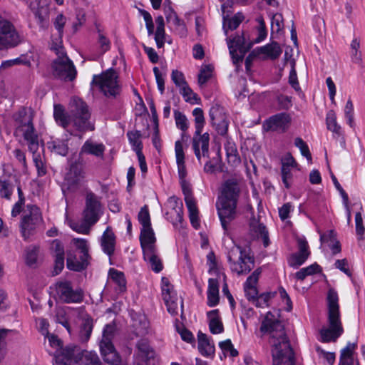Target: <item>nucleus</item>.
<instances>
[{
  "label": "nucleus",
  "mask_w": 365,
  "mask_h": 365,
  "mask_svg": "<svg viewBox=\"0 0 365 365\" xmlns=\"http://www.w3.org/2000/svg\"><path fill=\"white\" fill-rule=\"evenodd\" d=\"M138 219L142 227L151 226L150 213L147 205H144L140 209L138 215Z\"/></svg>",
  "instance_id": "obj_53"
},
{
  "label": "nucleus",
  "mask_w": 365,
  "mask_h": 365,
  "mask_svg": "<svg viewBox=\"0 0 365 365\" xmlns=\"http://www.w3.org/2000/svg\"><path fill=\"white\" fill-rule=\"evenodd\" d=\"M209 141L210 135L207 133L204 134L195 133L192 146L199 162H200L202 157H209Z\"/></svg>",
  "instance_id": "obj_15"
},
{
  "label": "nucleus",
  "mask_w": 365,
  "mask_h": 365,
  "mask_svg": "<svg viewBox=\"0 0 365 365\" xmlns=\"http://www.w3.org/2000/svg\"><path fill=\"white\" fill-rule=\"evenodd\" d=\"M57 55L52 63L53 75L64 81H73L77 75L76 67L66 54L63 48H55Z\"/></svg>",
  "instance_id": "obj_6"
},
{
  "label": "nucleus",
  "mask_w": 365,
  "mask_h": 365,
  "mask_svg": "<svg viewBox=\"0 0 365 365\" xmlns=\"http://www.w3.org/2000/svg\"><path fill=\"white\" fill-rule=\"evenodd\" d=\"M149 323L145 315L133 317L132 332L136 337H143L148 334Z\"/></svg>",
  "instance_id": "obj_25"
},
{
  "label": "nucleus",
  "mask_w": 365,
  "mask_h": 365,
  "mask_svg": "<svg viewBox=\"0 0 365 365\" xmlns=\"http://www.w3.org/2000/svg\"><path fill=\"white\" fill-rule=\"evenodd\" d=\"M167 208L166 215L168 219L173 225L181 223L183 219L182 201L179 198L172 196L168 200Z\"/></svg>",
  "instance_id": "obj_16"
},
{
  "label": "nucleus",
  "mask_w": 365,
  "mask_h": 365,
  "mask_svg": "<svg viewBox=\"0 0 365 365\" xmlns=\"http://www.w3.org/2000/svg\"><path fill=\"white\" fill-rule=\"evenodd\" d=\"M40 148L39 141L36 142V147L34 149L28 148L29 150L33 154V162L37 170L38 177L44 176L47 173V168L45 163L43 156L38 152Z\"/></svg>",
  "instance_id": "obj_27"
},
{
  "label": "nucleus",
  "mask_w": 365,
  "mask_h": 365,
  "mask_svg": "<svg viewBox=\"0 0 365 365\" xmlns=\"http://www.w3.org/2000/svg\"><path fill=\"white\" fill-rule=\"evenodd\" d=\"M19 41L12 24L0 16V49L16 46Z\"/></svg>",
  "instance_id": "obj_12"
},
{
  "label": "nucleus",
  "mask_w": 365,
  "mask_h": 365,
  "mask_svg": "<svg viewBox=\"0 0 365 365\" xmlns=\"http://www.w3.org/2000/svg\"><path fill=\"white\" fill-rule=\"evenodd\" d=\"M275 293H263L259 296H257L256 299L254 301L255 305L258 307H264L268 306V302L271 298L274 296Z\"/></svg>",
  "instance_id": "obj_62"
},
{
  "label": "nucleus",
  "mask_w": 365,
  "mask_h": 365,
  "mask_svg": "<svg viewBox=\"0 0 365 365\" xmlns=\"http://www.w3.org/2000/svg\"><path fill=\"white\" fill-rule=\"evenodd\" d=\"M299 252L293 254L289 259V264L293 267H298L305 262L309 256V246L304 239H298Z\"/></svg>",
  "instance_id": "obj_17"
},
{
  "label": "nucleus",
  "mask_w": 365,
  "mask_h": 365,
  "mask_svg": "<svg viewBox=\"0 0 365 365\" xmlns=\"http://www.w3.org/2000/svg\"><path fill=\"white\" fill-rule=\"evenodd\" d=\"M356 233L359 241L363 240V235L365 232V227L363 224L361 213L358 212L355 215Z\"/></svg>",
  "instance_id": "obj_57"
},
{
  "label": "nucleus",
  "mask_w": 365,
  "mask_h": 365,
  "mask_svg": "<svg viewBox=\"0 0 365 365\" xmlns=\"http://www.w3.org/2000/svg\"><path fill=\"white\" fill-rule=\"evenodd\" d=\"M93 319L86 317L83 319V323L80 330V337L83 341H87L91 334L93 330Z\"/></svg>",
  "instance_id": "obj_46"
},
{
  "label": "nucleus",
  "mask_w": 365,
  "mask_h": 365,
  "mask_svg": "<svg viewBox=\"0 0 365 365\" xmlns=\"http://www.w3.org/2000/svg\"><path fill=\"white\" fill-rule=\"evenodd\" d=\"M76 108L74 110L73 125L78 130H93L94 125L89 121L91 113L88 106L81 99L75 100Z\"/></svg>",
  "instance_id": "obj_10"
},
{
  "label": "nucleus",
  "mask_w": 365,
  "mask_h": 365,
  "mask_svg": "<svg viewBox=\"0 0 365 365\" xmlns=\"http://www.w3.org/2000/svg\"><path fill=\"white\" fill-rule=\"evenodd\" d=\"M115 331L114 324L106 325L103 331L102 339L100 342L101 354L104 361L110 365H119L120 358L112 343Z\"/></svg>",
  "instance_id": "obj_7"
},
{
  "label": "nucleus",
  "mask_w": 365,
  "mask_h": 365,
  "mask_svg": "<svg viewBox=\"0 0 365 365\" xmlns=\"http://www.w3.org/2000/svg\"><path fill=\"white\" fill-rule=\"evenodd\" d=\"M127 136L129 143L132 145L133 150L136 153V155L138 153H142L143 144L140 140L142 136L140 131H128L127 133Z\"/></svg>",
  "instance_id": "obj_40"
},
{
  "label": "nucleus",
  "mask_w": 365,
  "mask_h": 365,
  "mask_svg": "<svg viewBox=\"0 0 365 365\" xmlns=\"http://www.w3.org/2000/svg\"><path fill=\"white\" fill-rule=\"evenodd\" d=\"M259 54H265L272 59L277 58L282 53V49L277 42H272L265 46L257 48Z\"/></svg>",
  "instance_id": "obj_37"
},
{
  "label": "nucleus",
  "mask_w": 365,
  "mask_h": 365,
  "mask_svg": "<svg viewBox=\"0 0 365 365\" xmlns=\"http://www.w3.org/2000/svg\"><path fill=\"white\" fill-rule=\"evenodd\" d=\"M83 356L88 364L102 365L101 361L96 353L92 351H86Z\"/></svg>",
  "instance_id": "obj_64"
},
{
  "label": "nucleus",
  "mask_w": 365,
  "mask_h": 365,
  "mask_svg": "<svg viewBox=\"0 0 365 365\" xmlns=\"http://www.w3.org/2000/svg\"><path fill=\"white\" fill-rule=\"evenodd\" d=\"M240 187L234 180H228L222 187L221 195L217 202V213L224 230L227 231L229 223L237 216V202Z\"/></svg>",
  "instance_id": "obj_2"
},
{
  "label": "nucleus",
  "mask_w": 365,
  "mask_h": 365,
  "mask_svg": "<svg viewBox=\"0 0 365 365\" xmlns=\"http://www.w3.org/2000/svg\"><path fill=\"white\" fill-rule=\"evenodd\" d=\"M180 183L185 196V202L189 211V217L192 225L197 229L200 226L198 210L195 201L192 195L190 183L186 179L180 180Z\"/></svg>",
  "instance_id": "obj_13"
},
{
  "label": "nucleus",
  "mask_w": 365,
  "mask_h": 365,
  "mask_svg": "<svg viewBox=\"0 0 365 365\" xmlns=\"http://www.w3.org/2000/svg\"><path fill=\"white\" fill-rule=\"evenodd\" d=\"M227 41L230 53L234 58L236 51H239L240 53H245L247 51L245 38L243 36H237L232 39L227 38Z\"/></svg>",
  "instance_id": "obj_34"
},
{
  "label": "nucleus",
  "mask_w": 365,
  "mask_h": 365,
  "mask_svg": "<svg viewBox=\"0 0 365 365\" xmlns=\"http://www.w3.org/2000/svg\"><path fill=\"white\" fill-rule=\"evenodd\" d=\"M180 94L186 102L195 103L197 100V94L192 91L187 83L180 88Z\"/></svg>",
  "instance_id": "obj_55"
},
{
  "label": "nucleus",
  "mask_w": 365,
  "mask_h": 365,
  "mask_svg": "<svg viewBox=\"0 0 365 365\" xmlns=\"http://www.w3.org/2000/svg\"><path fill=\"white\" fill-rule=\"evenodd\" d=\"M167 307L168 312L173 315L177 314L179 309V304L182 307V301L179 300L176 296V299L171 297V299L164 301Z\"/></svg>",
  "instance_id": "obj_54"
},
{
  "label": "nucleus",
  "mask_w": 365,
  "mask_h": 365,
  "mask_svg": "<svg viewBox=\"0 0 365 365\" xmlns=\"http://www.w3.org/2000/svg\"><path fill=\"white\" fill-rule=\"evenodd\" d=\"M219 346L225 354L229 353L232 357L238 355V351L234 348L230 339L220 342Z\"/></svg>",
  "instance_id": "obj_61"
},
{
  "label": "nucleus",
  "mask_w": 365,
  "mask_h": 365,
  "mask_svg": "<svg viewBox=\"0 0 365 365\" xmlns=\"http://www.w3.org/2000/svg\"><path fill=\"white\" fill-rule=\"evenodd\" d=\"M48 148L53 153L66 156L68 152V146L65 139H52L47 143Z\"/></svg>",
  "instance_id": "obj_35"
},
{
  "label": "nucleus",
  "mask_w": 365,
  "mask_h": 365,
  "mask_svg": "<svg viewBox=\"0 0 365 365\" xmlns=\"http://www.w3.org/2000/svg\"><path fill=\"white\" fill-rule=\"evenodd\" d=\"M213 67L211 65H204L202 66L198 74V83L200 86L205 85L212 77Z\"/></svg>",
  "instance_id": "obj_50"
},
{
  "label": "nucleus",
  "mask_w": 365,
  "mask_h": 365,
  "mask_svg": "<svg viewBox=\"0 0 365 365\" xmlns=\"http://www.w3.org/2000/svg\"><path fill=\"white\" fill-rule=\"evenodd\" d=\"M326 123L327 129L333 133L334 138L341 135V126L336 122V116L334 110H331L327 113Z\"/></svg>",
  "instance_id": "obj_39"
},
{
  "label": "nucleus",
  "mask_w": 365,
  "mask_h": 365,
  "mask_svg": "<svg viewBox=\"0 0 365 365\" xmlns=\"http://www.w3.org/2000/svg\"><path fill=\"white\" fill-rule=\"evenodd\" d=\"M98 31V43L100 47V50L102 53H106L110 48V41L106 35L100 29L99 27H97Z\"/></svg>",
  "instance_id": "obj_52"
},
{
  "label": "nucleus",
  "mask_w": 365,
  "mask_h": 365,
  "mask_svg": "<svg viewBox=\"0 0 365 365\" xmlns=\"http://www.w3.org/2000/svg\"><path fill=\"white\" fill-rule=\"evenodd\" d=\"M198 349L200 354L205 356H208L214 354L215 346L211 343L205 334L198 332Z\"/></svg>",
  "instance_id": "obj_32"
},
{
  "label": "nucleus",
  "mask_w": 365,
  "mask_h": 365,
  "mask_svg": "<svg viewBox=\"0 0 365 365\" xmlns=\"http://www.w3.org/2000/svg\"><path fill=\"white\" fill-rule=\"evenodd\" d=\"M105 150L103 144H96L91 141H86L82 148L81 153L91 154L96 156H102Z\"/></svg>",
  "instance_id": "obj_41"
},
{
  "label": "nucleus",
  "mask_w": 365,
  "mask_h": 365,
  "mask_svg": "<svg viewBox=\"0 0 365 365\" xmlns=\"http://www.w3.org/2000/svg\"><path fill=\"white\" fill-rule=\"evenodd\" d=\"M140 241L143 251L146 250L148 247L156 248L155 245L156 239L151 226L142 227L140 235Z\"/></svg>",
  "instance_id": "obj_28"
},
{
  "label": "nucleus",
  "mask_w": 365,
  "mask_h": 365,
  "mask_svg": "<svg viewBox=\"0 0 365 365\" xmlns=\"http://www.w3.org/2000/svg\"><path fill=\"white\" fill-rule=\"evenodd\" d=\"M143 257L148 261L151 269L155 272H160L163 269L161 260L156 254V248L148 247L143 251Z\"/></svg>",
  "instance_id": "obj_29"
},
{
  "label": "nucleus",
  "mask_w": 365,
  "mask_h": 365,
  "mask_svg": "<svg viewBox=\"0 0 365 365\" xmlns=\"http://www.w3.org/2000/svg\"><path fill=\"white\" fill-rule=\"evenodd\" d=\"M249 234L251 239L262 238L265 247L269 245V235L266 227L255 219L250 221Z\"/></svg>",
  "instance_id": "obj_20"
},
{
  "label": "nucleus",
  "mask_w": 365,
  "mask_h": 365,
  "mask_svg": "<svg viewBox=\"0 0 365 365\" xmlns=\"http://www.w3.org/2000/svg\"><path fill=\"white\" fill-rule=\"evenodd\" d=\"M219 284L216 279L210 278L208 280L207 305L215 307L219 303Z\"/></svg>",
  "instance_id": "obj_31"
},
{
  "label": "nucleus",
  "mask_w": 365,
  "mask_h": 365,
  "mask_svg": "<svg viewBox=\"0 0 365 365\" xmlns=\"http://www.w3.org/2000/svg\"><path fill=\"white\" fill-rule=\"evenodd\" d=\"M51 250L55 255V274H58L64 267V247L58 240H54L51 245Z\"/></svg>",
  "instance_id": "obj_23"
},
{
  "label": "nucleus",
  "mask_w": 365,
  "mask_h": 365,
  "mask_svg": "<svg viewBox=\"0 0 365 365\" xmlns=\"http://www.w3.org/2000/svg\"><path fill=\"white\" fill-rule=\"evenodd\" d=\"M162 295L163 300H168L174 297L176 299V293L173 291V285H171L168 279L165 277L162 278Z\"/></svg>",
  "instance_id": "obj_51"
},
{
  "label": "nucleus",
  "mask_w": 365,
  "mask_h": 365,
  "mask_svg": "<svg viewBox=\"0 0 365 365\" xmlns=\"http://www.w3.org/2000/svg\"><path fill=\"white\" fill-rule=\"evenodd\" d=\"M118 76L113 69H108L99 76H94L92 86L97 88L107 98H116L121 91Z\"/></svg>",
  "instance_id": "obj_5"
},
{
  "label": "nucleus",
  "mask_w": 365,
  "mask_h": 365,
  "mask_svg": "<svg viewBox=\"0 0 365 365\" xmlns=\"http://www.w3.org/2000/svg\"><path fill=\"white\" fill-rule=\"evenodd\" d=\"M15 122V134L23 136L28 148L31 150L36 147L39 141L38 136L33 124V118L25 109H21L14 115Z\"/></svg>",
  "instance_id": "obj_4"
},
{
  "label": "nucleus",
  "mask_w": 365,
  "mask_h": 365,
  "mask_svg": "<svg viewBox=\"0 0 365 365\" xmlns=\"http://www.w3.org/2000/svg\"><path fill=\"white\" fill-rule=\"evenodd\" d=\"M209 319L210 331L213 334H220L223 331L224 327L219 316L218 309H214L207 312Z\"/></svg>",
  "instance_id": "obj_30"
},
{
  "label": "nucleus",
  "mask_w": 365,
  "mask_h": 365,
  "mask_svg": "<svg viewBox=\"0 0 365 365\" xmlns=\"http://www.w3.org/2000/svg\"><path fill=\"white\" fill-rule=\"evenodd\" d=\"M101 245L103 251L106 255L111 256L113 254L115 245V235L111 227H107L103 232L101 237Z\"/></svg>",
  "instance_id": "obj_22"
},
{
  "label": "nucleus",
  "mask_w": 365,
  "mask_h": 365,
  "mask_svg": "<svg viewBox=\"0 0 365 365\" xmlns=\"http://www.w3.org/2000/svg\"><path fill=\"white\" fill-rule=\"evenodd\" d=\"M59 299L65 303H81L84 294L81 289H73L70 282H59L56 284Z\"/></svg>",
  "instance_id": "obj_11"
},
{
  "label": "nucleus",
  "mask_w": 365,
  "mask_h": 365,
  "mask_svg": "<svg viewBox=\"0 0 365 365\" xmlns=\"http://www.w3.org/2000/svg\"><path fill=\"white\" fill-rule=\"evenodd\" d=\"M327 299L328 327L320 330L321 340L323 342L336 341L344 332L337 292L330 289Z\"/></svg>",
  "instance_id": "obj_3"
},
{
  "label": "nucleus",
  "mask_w": 365,
  "mask_h": 365,
  "mask_svg": "<svg viewBox=\"0 0 365 365\" xmlns=\"http://www.w3.org/2000/svg\"><path fill=\"white\" fill-rule=\"evenodd\" d=\"M156 31L155 32V41L157 47L160 48L164 46L165 42V22L162 16L155 18Z\"/></svg>",
  "instance_id": "obj_36"
},
{
  "label": "nucleus",
  "mask_w": 365,
  "mask_h": 365,
  "mask_svg": "<svg viewBox=\"0 0 365 365\" xmlns=\"http://www.w3.org/2000/svg\"><path fill=\"white\" fill-rule=\"evenodd\" d=\"M102 205L101 197L91 191L86 195L85 208L83 212L84 223L88 226L96 224L102 215Z\"/></svg>",
  "instance_id": "obj_8"
},
{
  "label": "nucleus",
  "mask_w": 365,
  "mask_h": 365,
  "mask_svg": "<svg viewBox=\"0 0 365 365\" xmlns=\"http://www.w3.org/2000/svg\"><path fill=\"white\" fill-rule=\"evenodd\" d=\"M255 267V259L250 254L245 255V257L234 262L230 264L232 272H235L237 275L247 274Z\"/></svg>",
  "instance_id": "obj_19"
},
{
  "label": "nucleus",
  "mask_w": 365,
  "mask_h": 365,
  "mask_svg": "<svg viewBox=\"0 0 365 365\" xmlns=\"http://www.w3.org/2000/svg\"><path fill=\"white\" fill-rule=\"evenodd\" d=\"M192 115L195 117V133H201L205 124L203 110L200 108H195L192 110Z\"/></svg>",
  "instance_id": "obj_49"
},
{
  "label": "nucleus",
  "mask_w": 365,
  "mask_h": 365,
  "mask_svg": "<svg viewBox=\"0 0 365 365\" xmlns=\"http://www.w3.org/2000/svg\"><path fill=\"white\" fill-rule=\"evenodd\" d=\"M247 254H249V252L245 249L242 248L240 246L234 245L227 252V258L230 265L234 262L242 259V257H245V255Z\"/></svg>",
  "instance_id": "obj_42"
},
{
  "label": "nucleus",
  "mask_w": 365,
  "mask_h": 365,
  "mask_svg": "<svg viewBox=\"0 0 365 365\" xmlns=\"http://www.w3.org/2000/svg\"><path fill=\"white\" fill-rule=\"evenodd\" d=\"M321 271V268L317 263L312 264L307 267L301 269L296 272L295 277L297 279L304 280L307 276H310L318 273Z\"/></svg>",
  "instance_id": "obj_47"
},
{
  "label": "nucleus",
  "mask_w": 365,
  "mask_h": 365,
  "mask_svg": "<svg viewBox=\"0 0 365 365\" xmlns=\"http://www.w3.org/2000/svg\"><path fill=\"white\" fill-rule=\"evenodd\" d=\"M53 116L56 121L63 128L68 125V119L64 112L63 108L61 105L54 106Z\"/></svg>",
  "instance_id": "obj_48"
},
{
  "label": "nucleus",
  "mask_w": 365,
  "mask_h": 365,
  "mask_svg": "<svg viewBox=\"0 0 365 365\" xmlns=\"http://www.w3.org/2000/svg\"><path fill=\"white\" fill-rule=\"evenodd\" d=\"M272 32L278 33L283 28V17L281 14L277 13L272 16L271 21Z\"/></svg>",
  "instance_id": "obj_59"
},
{
  "label": "nucleus",
  "mask_w": 365,
  "mask_h": 365,
  "mask_svg": "<svg viewBox=\"0 0 365 365\" xmlns=\"http://www.w3.org/2000/svg\"><path fill=\"white\" fill-rule=\"evenodd\" d=\"M244 16L242 14H237L232 18L226 19L224 18L223 21V29L226 35H227V29L235 30L236 29L240 23L243 21Z\"/></svg>",
  "instance_id": "obj_44"
},
{
  "label": "nucleus",
  "mask_w": 365,
  "mask_h": 365,
  "mask_svg": "<svg viewBox=\"0 0 365 365\" xmlns=\"http://www.w3.org/2000/svg\"><path fill=\"white\" fill-rule=\"evenodd\" d=\"M138 354L143 359L149 360L154 358L155 351L150 347L149 342L145 339H141L136 344Z\"/></svg>",
  "instance_id": "obj_38"
},
{
  "label": "nucleus",
  "mask_w": 365,
  "mask_h": 365,
  "mask_svg": "<svg viewBox=\"0 0 365 365\" xmlns=\"http://www.w3.org/2000/svg\"><path fill=\"white\" fill-rule=\"evenodd\" d=\"M176 125L182 132H185L188 128V120L186 116L178 110L174 112Z\"/></svg>",
  "instance_id": "obj_56"
},
{
  "label": "nucleus",
  "mask_w": 365,
  "mask_h": 365,
  "mask_svg": "<svg viewBox=\"0 0 365 365\" xmlns=\"http://www.w3.org/2000/svg\"><path fill=\"white\" fill-rule=\"evenodd\" d=\"M38 248L35 246H31L26 250V261L29 266H33L37 261Z\"/></svg>",
  "instance_id": "obj_58"
},
{
  "label": "nucleus",
  "mask_w": 365,
  "mask_h": 365,
  "mask_svg": "<svg viewBox=\"0 0 365 365\" xmlns=\"http://www.w3.org/2000/svg\"><path fill=\"white\" fill-rule=\"evenodd\" d=\"M356 347V345L355 344L349 342L341 349L339 365H354V354Z\"/></svg>",
  "instance_id": "obj_33"
},
{
  "label": "nucleus",
  "mask_w": 365,
  "mask_h": 365,
  "mask_svg": "<svg viewBox=\"0 0 365 365\" xmlns=\"http://www.w3.org/2000/svg\"><path fill=\"white\" fill-rule=\"evenodd\" d=\"M294 145L300 150L303 156L306 157L309 160H312L309 149L306 143L301 138H297L295 139Z\"/></svg>",
  "instance_id": "obj_63"
},
{
  "label": "nucleus",
  "mask_w": 365,
  "mask_h": 365,
  "mask_svg": "<svg viewBox=\"0 0 365 365\" xmlns=\"http://www.w3.org/2000/svg\"><path fill=\"white\" fill-rule=\"evenodd\" d=\"M67 267L70 270L79 272L86 269V260L80 262V260L71 253H68L67 256Z\"/></svg>",
  "instance_id": "obj_45"
},
{
  "label": "nucleus",
  "mask_w": 365,
  "mask_h": 365,
  "mask_svg": "<svg viewBox=\"0 0 365 365\" xmlns=\"http://www.w3.org/2000/svg\"><path fill=\"white\" fill-rule=\"evenodd\" d=\"M85 178L83 166L74 163L71 165L69 171L66 173L65 180L69 187H76L79 185Z\"/></svg>",
  "instance_id": "obj_18"
},
{
  "label": "nucleus",
  "mask_w": 365,
  "mask_h": 365,
  "mask_svg": "<svg viewBox=\"0 0 365 365\" xmlns=\"http://www.w3.org/2000/svg\"><path fill=\"white\" fill-rule=\"evenodd\" d=\"M41 222L42 217L38 207L34 205H27L21 223L23 237L25 240L29 238L31 232L34 230Z\"/></svg>",
  "instance_id": "obj_9"
},
{
  "label": "nucleus",
  "mask_w": 365,
  "mask_h": 365,
  "mask_svg": "<svg viewBox=\"0 0 365 365\" xmlns=\"http://www.w3.org/2000/svg\"><path fill=\"white\" fill-rule=\"evenodd\" d=\"M260 274V268L255 269L252 274L248 277L244 284L245 295L249 301H252L254 302L258 296V291L255 285L258 282Z\"/></svg>",
  "instance_id": "obj_21"
},
{
  "label": "nucleus",
  "mask_w": 365,
  "mask_h": 365,
  "mask_svg": "<svg viewBox=\"0 0 365 365\" xmlns=\"http://www.w3.org/2000/svg\"><path fill=\"white\" fill-rule=\"evenodd\" d=\"M290 117L287 113H279L271 117L267 122L268 129L284 131L289 125Z\"/></svg>",
  "instance_id": "obj_24"
},
{
  "label": "nucleus",
  "mask_w": 365,
  "mask_h": 365,
  "mask_svg": "<svg viewBox=\"0 0 365 365\" xmlns=\"http://www.w3.org/2000/svg\"><path fill=\"white\" fill-rule=\"evenodd\" d=\"M75 349L76 346H66L63 348L62 346L58 349L54 354L56 365H70L75 354Z\"/></svg>",
  "instance_id": "obj_26"
},
{
  "label": "nucleus",
  "mask_w": 365,
  "mask_h": 365,
  "mask_svg": "<svg viewBox=\"0 0 365 365\" xmlns=\"http://www.w3.org/2000/svg\"><path fill=\"white\" fill-rule=\"evenodd\" d=\"M33 13L38 21V23L43 26L48 18L47 9L43 6H39L33 11Z\"/></svg>",
  "instance_id": "obj_60"
},
{
  "label": "nucleus",
  "mask_w": 365,
  "mask_h": 365,
  "mask_svg": "<svg viewBox=\"0 0 365 365\" xmlns=\"http://www.w3.org/2000/svg\"><path fill=\"white\" fill-rule=\"evenodd\" d=\"M110 279L118 285L119 292H124L126 289V281L124 274L113 268L110 269Z\"/></svg>",
  "instance_id": "obj_43"
},
{
  "label": "nucleus",
  "mask_w": 365,
  "mask_h": 365,
  "mask_svg": "<svg viewBox=\"0 0 365 365\" xmlns=\"http://www.w3.org/2000/svg\"><path fill=\"white\" fill-rule=\"evenodd\" d=\"M260 331L263 334L269 335L273 365H294V351L284 325L275 319L270 312L266 314L260 327Z\"/></svg>",
  "instance_id": "obj_1"
},
{
  "label": "nucleus",
  "mask_w": 365,
  "mask_h": 365,
  "mask_svg": "<svg viewBox=\"0 0 365 365\" xmlns=\"http://www.w3.org/2000/svg\"><path fill=\"white\" fill-rule=\"evenodd\" d=\"M211 123L220 135H225L228 130L229 121L218 106H212L209 112Z\"/></svg>",
  "instance_id": "obj_14"
}]
</instances>
